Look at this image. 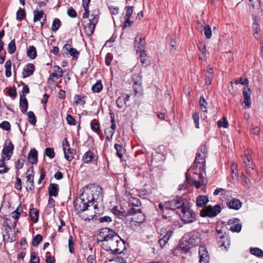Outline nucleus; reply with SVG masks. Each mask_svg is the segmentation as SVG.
Returning <instances> with one entry per match:
<instances>
[{"label":"nucleus","mask_w":263,"mask_h":263,"mask_svg":"<svg viewBox=\"0 0 263 263\" xmlns=\"http://www.w3.org/2000/svg\"><path fill=\"white\" fill-rule=\"evenodd\" d=\"M184 205V201L181 197H177L174 199L164 203L165 208L171 210H175L180 208L182 209Z\"/></svg>","instance_id":"obj_7"},{"label":"nucleus","mask_w":263,"mask_h":263,"mask_svg":"<svg viewBox=\"0 0 263 263\" xmlns=\"http://www.w3.org/2000/svg\"><path fill=\"white\" fill-rule=\"evenodd\" d=\"M209 202V198L205 195H199L196 199V205L198 207L204 206Z\"/></svg>","instance_id":"obj_22"},{"label":"nucleus","mask_w":263,"mask_h":263,"mask_svg":"<svg viewBox=\"0 0 263 263\" xmlns=\"http://www.w3.org/2000/svg\"><path fill=\"white\" fill-rule=\"evenodd\" d=\"M221 211L220 205L216 204L215 206L209 205L203 208L200 212V215L202 217H214L216 216Z\"/></svg>","instance_id":"obj_5"},{"label":"nucleus","mask_w":263,"mask_h":263,"mask_svg":"<svg viewBox=\"0 0 263 263\" xmlns=\"http://www.w3.org/2000/svg\"><path fill=\"white\" fill-rule=\"evenodd\" d=\"M27 115L29 118L28 121L29 123L35 125L36 122V119L34 112L32 111H29L27 113Z\"/></svg>","instance_id":"obj_38"},{"label":"nucleus","mask_w":263,"mask_h":263,"mask_svg":"<svg viewBox=\"0 0 263 263\" xmlns=\"http://www.w3.org/2000/svg\"><path fill=\"white\" fill-rule=\"evenodd\" d=\"M173 231L168 230L166 231L165 229H161L160 234L163 235L162 237L159 240V244L161 247H164L169 240L172 235Z\"/></svg>","instance_id":"obj_12"},{"label":"nucleus","mask_w":263,"mask_h":263,"mask_svg":"<svg viewBox=\"0 0 263 263\" xmlns=\"http://www.w3.org/2000/svg\"><path fill=\"white\" fill-rule=\"evenodd\" d=\"M20 107L21 108V111L24 114L25 113L28 107V103L26 98L24 96H20Z\"/></svg>","instance_id":"obj_21"},{"label":"nucleus","mask_w":263,"mask_h":263,"mask_svg":"<svg viewBox=\"0 0 263 263\" xmlns=\"http://www.w3.org/2000/svg\"><path fill=\"white\" fill-rule=\"evenodd\" d=\"M0 127L5 130L10 129L11 125L9 122L4 121L0 124Z\"/></svg>","instance_id":"obj_58"},{"label":"nucleus","mask_w":263,"mask_h":263,"mask_svg":"<svg viewBox=\"0 0 263 263\" xmlns=\"http://www.w3.org/2000/svg\"><path fill=\"white\" fill-rule=\"evenodd\" d=\"M30 262V263H40V258L35 252L31 253Z\"/></svg>","instance_id":"obj_53"},{"label":"nucleus","mask_w":263,"mask_h":263,"mask_svg":"<svg viewBox=\"0 0 263 263\" xmlns=\"http://www.w3.org/2000/svg\"><path fill=\"white\" fill-rule=\"evenodd\" d=\"M126 10V14L124 18H130V16L133 12V9L132 6H127L125 8Z\"/></svg>","instance_id":"obj_59"},{"label":"nucleus","mask_w":263,"mask_h":263,"mask_svg":"<svg viewBox=\"0 0 263 263\" xmlns=\"http://www.w3.org/2000/svg\"><path fill=\"white\" fill-rule=\"evenodd\" d=\"M67 14L69 16L72 17V18H74L77 16V12L76 11V10L72 8V7L70 8H69L67 10Z\"/></svg>","instance_id":"obj_63"},{"label":"nucleus","mask_w":263,"mask_h":263,"mask_svg":"<svg viewBox=\"0 0 263 263\" xmlns=\"http://www.w3.org/2000/svg\"><path fill=\"white\" fill-rule=\"evenodd\" d=\"M64 140L65 143L63 142V149L65 158L67 160L71 161L73 159L76 151L75 149L69 147V144L67 139L65 138Z\"/></svg>","instance_id":"obj_9"},{"label":"nucleus","mask_w":263,"mask_h":263,"mask_svg":"<svg viewBox=\"0 0 263 263\" xmlns=\"http://www.w3.org/2000/svg\"><path fill=\"white\" fill-rule=\"evenodd\" d=\"M256 16L254 18V22L253 24V35L256 39L259 37V32L260 31L259 25L257 23V20L256 19Z\"/></svg>","instance_id":"obj_29"},{"label":"nucleus","mask_w":263,"mask_h":263,"mask_svg":"<svg viewBox=\"0 0 263 263\" xmlns=\"http://www.w3.org/2000/svg\"><path fill=\"white\" fill-rule=\"evenodd\" d=\"M127 217L135 215L136 214H139L140 217V220H136V218H133V221L138 223H142L145 220L144 215L142 213L140 209L137 208L136 206H132L129 210L126 212Z\"/></svg>","instance_id":"obj_10"},{"label":"nucleus","mask_w":263,"mask_h":263,"mask_svg":"<svg viewBox=\"0 0 263 263\" xmlns=\"http://www.w3.org/2000/svg\"><path fill=\"white\" fill-rule=\"evenodd\" d=\"M116 234V232L111 229L107 228L101 229L97 236V241L98 242H101V246L103 247L106 241H108Z\"/></svg>","instance_id":"obj_4"},{"label":"nucleus","mask_w":263,"mask_h":263,"mask_svg":"<svg viewBox=\"0 0 263 263\" xmlns=\"http://www.w3.org/2000/svg\"><path fill=\"white\" fill-rule=\"evenodd\" d=\"M243 162L246 165V171L247 174L249 175H252L254 172V168L252 167V164L247 163L246 160H243Z\"/></svg>","instance_id":"obj_47"},{"label":"nucleus","mask_w":263,"mask_h":263,"mask_svg":"<svg viewBox=\"0 0 263 263\" xmlns=\"http://www.w3.org/2000/svg\"><path fill=\"white\" fill-rule=\"evenodd\" d=\"M28 159L31 164L36 163L37 161V152L35 148L30 150L28 154Z\"/></svg>","instance_id":"obj_25"},{"label":"nucleus","mask_w":263,"mask_h":263,"mask_svg":"<svg viewBox=\"0 0 263 263\" xmlns=\"http://www.w3.org/2000/svg\"><path fill=\"white\" fill-rule=\"evenodd\" d=\"M14 146L11 142H9L6 146H4L2 152V157L7 160L10 159L12 153Z\"/></svg>","instance_id":"obj_15"},{"label":"nucleus","mask_w":263,"mask_h":263,"mask_svg":"<svg viewBox=\"0 0 263 263\" xmlns=\"http://www.w3.org/2000/svg\"><path fill=\"white\" fill-rule=\"evenodd\" d=\"M61 24V21L59 18L54 19L52 24L51 30L54 32L57 31L60 28Z\"/></svg>","instance_id":"obj_39"},{"label":"nucleus","mask_w":263,"mask_h":263,"mask_svg":"<svg viewBox=\"0 0 263 263\" xmlns=\"http://www.w3.org/2000/svg\"><path fill=\"white\" fill-rule=\"evenodd\" d=\"M30 172V171L28 170L27 172V190H29L30 191H32L34 189V181H33V170L31 171V173L30 174L29 173Z\"/></svg>","instance_id":"obj_18"},{"label":"nucleus","mask_w":263,"mask_h":263,"mask_svg":"<svg viewBox=\"0 0 263 263\" xmlns=\"http://www.w3.org/2000/svg\"><path fill=\"white\" fill-rule=\"evenodd\" d=\"M70 48H71V45L68 44H66L63 46L62 48V54L64 57L68 55V52H69Z\"/></svg>","instance_id":"obj_56"},{"label":"nucleus","mask_w":263,"mask_h":263,"mask_svg":"<svg viewBox=\"0 0 263 263\" xmlns=\"http://www.w3.org/2000/svg\"><path fill=\"white\" fill-rule=\"evenodd\" d=\"M116 104L119 108H122L124 105H126V103L123 97H119L116 101Z\"/></svg>","instance_id":"obj_46"},{"label":"nucleus","mask_w":263,"mask_h":263,"mask_svg":"<svg viewBox=\"0 0 263 263\" xmlns=\"http://www.w3.org/2000/svg\"><path fill=\"white\" fill-rule=\"evenodd\" d=\"M75 209L78 211V213H82L85 211H89L90 209L88 208L90 206V204L86 202L85 200H83L80 196L78 199H77L74 202Z\"/></svg>","instance_id":"obj_8"},{"label":"nucleus","mask_w":263,"mask_h":263,"mask_svg":"<svg viewBox=\"0 0 263 263\" xmlns=\"http://www.w3.org/2000/svg\"><path fill=\"white\" fill-rule=\"evenodd\" d=\"M114 147H115V148L116 149V150L117 151V156L120 158H122V149H123L122 146L121 145L116 143L115 144Z\"/></svg>","instance_id":"obj_52"},{"label":"nucleus","mask_w":263,"mask_h":263,"mask_svg":"<svg viewBox=\"0 0 263 263\" xmlns=\"http://www.w3.org/2000/svg\"><path fill=\"white\" fill-rule=\"evenodd\" d=\"M200 105L201 108V109L203 111L206 112V106H207V102L206 100L204 99L203 97H201L200 99Z\"/></svg>","instance_id":"obj_48"},{"label":"nucleus","mask_w":263,"mask_h":263,"mask_svg":"<svg viewBox=\"0 0 263 263\" xmlns=\"http://www.w3.org/2000/svg\"><path fill=\"white\" fill-rule=\"evenodd\" d=\"M193 118L195 124V127L197 128H199V114L195 112L193 115Z\"/></svg>","instance_id":"obj_50"},{"label":"nucleus","mask_w":263,"mask_h":263,"mask_svg":"<svg viewBox=\"0 0 263 263\" xmlns=\"http://www.w3.org/2000/svg\"><path fill=\"white\" fill-rule=\"evenodd\" d=\"M241 229V225L240 223L236 224L231 227L230 230L232 232H239Z\"/></svg>","instance_id":"obj_60"},{"label":"nucleus","mask_w":263,"mask_h":263,"mask_svg":"<svg viewBox=\"0 0 263 263\" xmlns=\"http://www.w3.org/2000/svg\"><path fill=\"white\" fill-rule=\"evenodd\" d=\"M242 206V203L239 199H233L232 200L230 201L229 203V206L231 209H234L235 210H238Z\"/></svg>","instance_id":"obj_24"},{"label":"nucleus","mask_w":263,"mask_h":263,"mask_svg":"<svg viewBox=\"0 0 263 263\" xmlns=\"http://www.w3.org/2000/svg\"><path fill=\"white\" fill-rule=\"evenodd\" d=\"M128 204L129 206H136L137 208L141 205L140 200L137 198L133 197H131L129 199Z\"/></svg>","instance_id":"obj_34"},{"label":"nucleus","mask_w":263,"mask_h":263,"mask_svg":"<svg viewBox=\"0 0 263 263\" xmlns=\"http://www.w3.org/2000/svg\"><path fill=\"white\" fill-rule=\"evenodd\" d=\"M29 215L31 219L34 222H36L38 221L39 212L36 209H31L29 211Z\"/></svg>","instance_id":"obj_30"},{"label":"nucleus","mask_w":263,"mask_h":263,"mask_svg":"<svg viewBox=\"0 0 263 263\" xmlns=\"http://www.w3.org/2000/svg\"><path fill=\"white\" fill-rule=\"evenodd\" d=\"M8 52L9 54H13L16 50L15 42V40H12L8 44Z\"/></svg>","instance_id":"obj_36"},{"label":"nucleus","mask_w":263,"mask_h":263,"mask_svg":"<svg viewBox=\"0 0 263 263\" xmlns=\"http://www.w3.org/2000/svg\"><path fill=\"white\" fill-rule=\"evenodd\" d=\"M228 122L226 117H223L222 120H219L217 122V125L219 127L226 128L228 126Z\"/></svg>","instance_id":"obj_54"},{"label":"nucleus","mask_w":263,"mask_h":263,"mask_svg":"<svg viewBox=\"0 0 263 263\" xmlns=\"http://www.w3.org/2000/svg\"><path fill=\"white\" fill-rule=\"evenodd\" d=\"M74 102L76 104H80L83 105L85 103V101H84L81 97L79 95H76L74 97Z\"/></svg>","instance_id":"obj_62"},{"label":"nucleus","mask_w":263,"mask_h":263,"mask_svg":"<svg viewBox=\"0 0 263 263\" xmlns=\"http://www.w3.org/2000/svg\"><path fill=\"white\" fill-rule=\"evenodd\" d=\"M112 213L120 218L127 217L126 212L121 206H115L112 209Z\"/></svg>","instance_id":"obj_19"},{"label":"nucleus","mask_w":263,"mask_h":263,"mask_svg":"<svg viewBox=\"0 0 263 263\" xmlns=\"http://www.w3.org/2000/svg\"><path fill=\"white\" fill-rule=\"evenodd\" d=\"M201 235L199 233L194 231L190 234L189 238L187 240L188 243L193 246H197L201 242Z\"/></svg>","instance_id":"obj_11"},{"label":"nucleus","mask_w":263,"mask_h":263,"mask_svg":"<svg viewBox=\"0 0 263 263\" xmlns=\"http://www.w3.org/2000/svg\"><path fill=\"white\" fill-rule=\"evenodd\" d=\"M33 13L34 15L33 22L34 23L41 21L44 15V12L43 10L39 11L37 9L34 10Z\"/></svg>","instance_id":"obj_28"},{"label":"nucleus","mask_w":263,"mask_h":263,"mask_svg":"<svg viewBox=\"0 0 263 263\" xmlns=\"http://www.w3.org/2000/svg\"><path fill=\"white\" fill-rule=\"evenodd\" d=\"M243 97L244 98L243 103L246 107L250 108L251 107V89L249 87H245L243 92Z\"/></svg>","instance_id":"obj_16"},{"label":"nucleus","mask_w":263,"mask_h":263,"mask_svg":"<svg viewBox=\"0 0 263 263\" xmlns=\"http://www.w3.org/2000/svg\"><path fill=\"white\" fill-rule=\"evenodd\" d=\"M68 248L69 251L71 253H74V243L73 242V238L71 235L69 236V238L68 239Z\"/></svg>","instance_id":"obj_49"},{"label":"nucleus","mask_w":263,"mask_h":263,"mask_svg":"<svg viewBox=\"0 0 263 263\" xmlns=\"http://www.w3.org/2000/svg\"><path fill=\"white\" fill-rule=\"evenodd\" d=\"M241 178L242 179L243 185L247 187H249L251 184V182L249 179L243 173L241 174Z\"/></svg>","instance_id":"obj_44"},{"label":"nucleus","mask_w":263,"mask_h":263,"mask_svg":"<svg viewBox=\"0 0 263 263\" xmlns=\"http://www.w3.org/2000/svg\"><path fill=\"white\" fill-rule=\"evenodd\" d=\"M95 155L92 152L89 151L86 152L83 156L82 160L84 163H88L91 162L94 158Z\"/></svg>","instance_id":"obj_27"},{"label":"nucleus","mask_w":263,"mask_h":263,"mask_svg":"<svg viewBox=\"0 0 263 263\" xmlns=\"http://www.w3.org/2000/svg\"><path fill=\"white\" fill-rule=\"evenodd\" d=\"M204 33L207 39H210L212 36V31L209 25H206L204 28Z\"/></svg>","instance_id":"obj_51"},{"label":"nucleus","mask_w":263,"mask_h":263,"mask_svg":"<svg viewBox=\"0 0 263 263\" xmlns=\"http://www.w3.org/2000/svg\"><path fill=\"white\" fill-rule=\"evenodd\" d=\"M95 28V27L88 24V26L85 27V32L88 36H90L93 33Z\"/></svg>","instance_id":"obj_45"},{"label":"nucleus","mask_w":263,"mask_h":263,"mask_svg":"<svg viewBox=\"0 0 263 263\" xmlns=\"http://www.w3.org/2000/svg\"><path fill=\"white\" fill-rule=\"evenodd\" d=\"M93 213L95 214H93L92 213H89L88 214H87L86 215L83 214L81 216V217L85 220L92 219L93 218V216H95L96 214H99L96 211H95Z\"/></svg>","instance_id":"obj_57"},{"label":"nucleus","mask_w":263,"mask_h":263,"mask_svg":"<svg viewBox=\"0 0 263 263\" xmlns=\"http://www.w3.org/2000/svg\"><path fill=\"white\" fill-rule=\"evenodd\" d=\"M199 174V177L200 179V181H197L196 180H193L192 181V184L195 186L196 189H199L201 185L205 186L208 183V179L203 176V172L199 171V173H196Z\"/></svg>","instance_id":"obj_14"},{"label":"nucleus","mask_w":263,"mask_h":263,"mask_svg":"<svg viewBox=\"0 0 263 263\" xmlns=\"http://www.w3.org/2000/svg\"><path fill=\"white\" fill-rule=\"evenodd\" d=\"M35 70V66L33 64L29 63L24 66L22 72L24 78H27L33 74Z\"/></svg>","instance_id":"obj_17"},{"label":"nucleus","mask_w":263,"mask_h":263,"mask_svg":"<svg viewBox=\"0 0 263 263\" xmlns=\"http://www.w3.org/2000/svg\"><path fill=\"white\" fill-rule=\"evenodd\" d=\"M45 154L50 159L53 158L55 156L53 148L50 147H47L45 149Z\"/></svg>","instance_id":"obj_42"},{"label":"nucleus","mask_w":263,"mask_h":263,"mask_svg":"<svg viewBox=\"0 0 263 263\" xmlns=\"http://www.w3.org/2000/svg\"><path fill=\"white\" fill-rule=\"evenodd\" d=\"M145 45V38L137 35L135 38V47L140 50H144L143 48Z\"/></svg>","instance_id":"obj_20"},{"label":"nucleus","mask_w":263,"mask_h":263,"mask_svg":"<svg viewBox=\"0 0 263 263\" xmlns=\"http://www.w3.org/2000/svg\"><path fill=\"white\" fill-rule=\"evenodd\" d=\"M42 239L43 237L41 235L37 234L35 235L32 240V245L34 247H37L42 241Z\"/></svg>","instance_id":"obj_41"},{"label":"nucleus","mask_w":263,"mask_h":263,"mask_svg":"<svg viewBox=\"0 0 263 263\" xmlns=\"http://www.w3.org/2000/svg\"><path fill=\"white\" fill-rule=\"evenodd\" d=\"M250 253L258 257H263V251L258 248H252L250 249Z\"/></svg>","instance_id":"obj_32"},{"label":"nucleus","mask_w":263,"mask_h":263,"mask_svg":"<svg viewBox=\"0 0 263 263\" xmlns=\"http://www.w3.org/2000/svg\"><path fill=\"white\" fill-rule=\"evenodd\" d=\"M205 77V84L207 85H210L213 78V70L212 68L210 67L207 69Z\"/></svg>","instance_id":"obj_26"},{"label":"nucleus","mask_w":263,"mask_h":263,"mask_svg":"<svg viewBox=\"0 0 263 263\" xmlns=\"http://www.w3.org/2000/svg\"><path fill=\"white\" fill-rule=\"evenodd\" d=\"M140 51V61L143 65H147L148 64V60L147 58V55L144 50Z\"/></svg>","instance_id":"obj_37"},{"label":"nucleus","mask_w":263,"mask_h":263,"mask_svg":"<svg viewBox=\"0 0 263 263\" xmlns=\"http://www.w3.org/2000/svg\"><path fill=\"white\" fill-rule=\"evenodd\" d=\"M27 54L31 59H34L37 55L35 48L33 46H30L27 50Z\"/></svg>","instance_id":"obj_31"},{"label":"nucleus","mask_w":263,"mask_h":263,"mask_svg":"<svg viewBox=\"0 0 263 263\" xmlns=\"http://www.w3.org/2000/svg\"><path fill=\"white\" fill-rule=\"evenodd\" d=\"M180 217L184 223H192L196 218V214L190 207L184 205L181 209Z\"/></svg>","instance_id":"obj_6"},{"label":"nucleus","mask_w":263,"mask_h":263,"mask_svg":"<svg viewBox=\"0 0 263 263\" xmlns=\"http://www.w3.org/2000/svg\"><path fill=\"white\" fill-rule=\"evenodd\" d=\"M102 89V85L101 81H98L91 87V90L93 92L98 93L100 92Z\"/></svg>","instance_id":"obj_33"},{"label":"nucleus","mask_w":263,"mask_h":263,"mask_svg":"<svg viewBox=\"0 0 263 263\" xmlns=\"http://www.w3.org/2000/svg\"><path fill=\"white\" fill-rule=\"evenodd\" d=\"M207 152V148L205 145H201L200 147L199 150L197 153L195 159V165L197 167L199 168V171L203 172L204 175H205V157Z\"/></svg>","instance_id":"obj_3"},{"label":"nucleus","mask_w":263,"mask_h":263,"mask_svg":"<svg viewBox=\"0 0 263 263\" xmlns=\"http://www.w3.org/2000/svg\"><path fill=\"white\" fill-rule=\"evenodd\" d=\"M68 54H70L72 57V59L74 60L78 59L79 55V52L76 49L73 48H70L69 49Z\"/></svg>","instance_id":"obj_40"},{"label":"nucleus","mask_w":263,"mask_h":263,"mask_svg":"<svg viewBox=\"0 0 263 263\" xmlns=\"http://www.w3.org/2000/svg\"><path fill=\"white\" fill-rule=\"evenodd\" d=\"M102 248L106 251H110L114 254H120L125 250L124 241L116 234L105 242Z\"/></svg>","instance_id":"obj_2"},{"label":"nucleus","mask_w":263,"mask_h":263,"mask_svg":"<svg viewBox=\"0 0 263 263\" xmlns=\"http://www.w3.org/2000/svg\"><path fill=\"white\" fill-rule=\"evenodd\" d=\"M14 187L16 190L19 191L22 190V180L18 177H16V182L15 183Z\"/></svg>","instance_id":"obj_61"},{"label":"nucleus","mask_w":263,"mask_h":263,"mask_svg":"<svg viewBox=\"0 0 263 263\" xmlns=\"http://www.w3.org/2000/svg\"><path fill=\"white\" fill-rule=\"evenodd\" d=\"M80 196L83 200H85L86 202L91 204V205H93L95 200L99 198L102 199V189L94 184H89L83 187V192Z\"/></svg>","instance_id":"obj_1"},{"label":"nucleus","mask_w":263,"mask_h":263,"mask_svg":"<svg viewBox=\"0 0 263 263\" xmlns=\"http://www.w3.org/2000/svg\"><path fill=\"white\" fill-rule=\"evenodd\" d=\"M5 68L6 69L5 75L6 77L9 78L11 75V61L10 60H7L5 64Z\"/></svg>","instance_id":"obj_35"},{"label":"nucleus","mask_w":263,"mask_h":263,"mask_svg":"<svg viewBox=\"0 0 263 263\" xmlns=\"http://www.w3.org/2000/svg\"><path fill=\"white\" fill-rule=\"evenodd\" d=\"M59 193L58 185L55 183H51L48 187V193L50 196L56 197Z\"/></svg>","instance_id":"obj_23"},{"label":"nucleus","mask_w":263,"mask_h":263,"mask_svg":"<svg viewBox=\"0 0 263 263\" xmlns=\"http://www.w3.org/2000/svg\"><path fill=\"white\" fill-rule=\"evenodd\" d=\"M199 263H209L210 256L206 248L200 246L199 248Z\"/></svg>","instance_id":"obj_13"},{"label":"nucleus","mask_w":263,"mask_h":263,"mask_svg":"<svg viewBox=\"0 0 263 263\" xmlns=\"http://www.w3.org/2000/svg\"><path fill=\"white\" fill-rule=\"evenodd\" d=\"M53 71L54 72L59 74V77H62L63 76V71L62 68L59 66H54L53 67Z\"/></svg>","instance_id":"obj_64"},{"label":"nucleus","mask_w":263,"mask_h":263,"mask_svg":"<svg viewBox=\"0 0 263 263\" xmlns=\"http://www.w3.org/2000/svg\"><path fill=\"white\" fill-rule=\"evenodd\" d=\"M90 126L91 129L95 132H97L100 129L99 123L96 120H93L90 123Z\"/></svg>","instance_id":"obj_43"},{"label":"nucleus","mask_w":263,"mask_h":263,"mask_svg":"<svg viewBox=\"0 0 263 263\" xmlns=\"http://www.w3.org/2000/svg\"><path fill=\"white\" fill-rule=\"evenodd\" d=\"M25 11L24 9H20L16 13V18L18 20L22 21L25 16Z\"/></svg>","instance_id":"obj_55"}]
</instances>
